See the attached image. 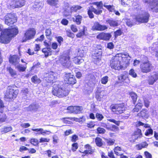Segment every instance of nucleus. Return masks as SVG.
<instances>
[{
  "label": "nucleus",
  "instance_id": "a18cd8bd",
  "mask_svg": "<svg viewBox=\"0 0 158 158\" xmlns=\"http://www.w3.org/2000/svg\"><path fill=\"white\" fill-rule=\"evenodd\" d=\"M67 36L70 38L73 39L75 36L74 33L72 32L70 30H68L66 31Z\"/></svg>",
  "mask_w": 158,
  "mask_h": 158
},
{
  "label": "nucleus",
  "instance_id": "473e14b6",
  "mask_svg": "<svg viewBox=\"0 0 158 158\" xmlns=\"http://www.w3.org/2000/svg\"><path fill=\"white\" fill-rule=\"evenodd\" d=\"M129 94L131 98L133 104H135L136 102L137 98V94L135 92H129Z\"/></svg>",
  "mask_w": 158,
  "mask_h": 158
},
{
  "label": "nucleus",
  "instance_id": "39448f33",
  "mask_svg": "<svg viewBox=\"0 0 158 158\" xmlns=\"http://www.w3.org/2000/svg\"><path fill=\"white\" fill-rule=\"evenodd\" d=\"M36 33V29L34 28L31 27L27 29L21 38V42L22 43L34 39Z\"/></svg>",
  "mask_w": 158,
  "mask_h": 158
},
{
  "label": "nucleus",
  "instance_id": "3c124183",
  "mask_svg": "<svg viewBox=\"0 0 158 158\" xmlns=\"http://www.w3.org/2000/svg\"><path fill=\"white\" fill-rule=\"evenodd\" d=\"M95 126V122L90 121L87 123V127L88 128L91 129L94 127Z\"/></svg>",
  "mask_w": 158,
  "mask_h": 158
},
{
  "label": "nucleus",
  "instance_id": "6e6552de",
  "mask_svg": "<svg viewBox=\"0 0 158 158\" xmlns=\"http://www.w3.org/2000/svg\"><path fill=\"white\" fill-rule=\"evenodd\" d=\"M5 24L9 26L13 25L17 21V18L15 14L12 13H8L4 17Z\"/></svg>",
  "mask_w": 158,
  "mask_h": 158
},
{
  "label": "nucleus",
  "instance_id": "4468645a",
  "mask_svg": "<svg viewBox=\"0 0 158 158\" xmlns=\"http://www.w3.org/2000/svg\"><path fill=\"white\" fill-rule=\"evenodd\" d=\"M111 37L112 35L110 33L101 32L97 35L96 38L99 40L107 41L110 40Z\"/></svg>",
  "mask_w": 158,
  "mask_h": 158
},
{
  "label": "nucleus",
  "instance_id": "58836bf2",
  "mask_svg": "<svg viewBox=\"0 0 158 158\" xmlns=\"http://www.w3.org/2000/svg\"><path fill=\"white\" fill-rule=\"evenodd\" d=\"M95 142L96 145L99 147H101L103 144L102 139L99 137H97L95 140Z\"/></svg>",
  "mask_w": 158,
  "mask_h": 158
},
{
  "label": "nucleus",
  "instance_id": "a878e982",
  "mask_svg": "<svg viewBox=\"0 0 158 158\" xmlns=\"http://www.w3.org/2000/svg\"><path fill=\"white\" fill-rule=\"evenodd\" d=\"M83 19L82 16L79 15H75L74 17L72 18L73 22L75 23L76 24L79 25L81 23V21Z\"/></svg>",
  "mask_w": 158,
  "mask_h": 158
},
{
  "label": "nucleus",
  "instance_id": "f257e3e1",
  "mask_svg": "<svg viewBox=\"0 0 158 158\" xmlns=\"http://www.w3.org/2000/svg\"><path fill=\"white\" fill-rule=\"evenodd\" d=\"M19 33V29L17 26L4 29L0 33V43L4 44L9 43Z\"/></svg>",
  "mask_w": 158,
  "mask_h": 158
},
{
  "label": "nucleus",
  "instance_id": "4c0bfd02",
  "mask_svg": "<svg viewBox=\"0 0 158 158\" xmlns=\"http://www.w3.org/2000/svg\"><path fill=\"white\" fill-rule=\"evenodd\" d=\"M82 7L79 5H73L70 8L71 12H77L78 10H80Z\"/></svg>",
  "mask_w": 158,
  "mask_h": 158
},
{
  "label": "nucleus",
  "instance_id": "4d7b16f0",
  "mask_svg": "<svg viewBox=\"0 0 158 158\" xmlns=\"http://www.w3.org/2000/svg\"><path fill=\"white\" fill-rule=\"evenodd\" d=\"M70 29L74 33L77 32L78 31L77 27L75 24L71 25L70 26Z\"/></svg>",
  "mask_w": 158,
  "mask_h": 158
},
{
  "label": "nucleus",
  "instance_id": "ddd939ff",
  "mask_svg": "<svg viewBox=\"0 0 158 158\" xmlns=\"http://www.w3.org/2000/svg\"><path fill=\"white\" fill-rule=\"evenodd\" d=\"M45 78L47 82L52 84L56 82L57 77L55 73L50 71L48 73L47 76Z\"/></svg>",
  "mask_w": 158,
  "mask_h": 158
},
{
  "label": "nucleus",
  "instance_id": "7ed1b4c3",
  "mask_svg": "<svg viewBox=\"0 0 158 158\" xmlns=\"http://www.w3.org/2000/svg\"><path fill=\"white\" fill-rule=\"evenodd\" d=\"M17 86L15 85L8 86L5 92L4 93V100L8 101H12L17 97L19 90L16 89Z\"/></svg>",
  "mask_w": 158,
  "mask_h": 158
},
{
  "label": "nucleus",
  "instance_id": "72a5a7b5",
  "mask_svg": "<svg viewBox=\"0 0 158 158\" xmlns=\"http://www.w3.org/2000/svg\"><path fill=\"white\" fill-rule=\"evenodd\" d=\"M107 22L111 27H116L118 25V24L117 21L109 19L106 20Z\"/></svg>",
  "mask_w": 158,
  "mask_h": 158
},
{
  "label": "nucleus",
  "instance_id": "20e7f679",
  "mask_svg": "<svg viewBox=\"0 0 158 158\" xmlns=\"http://www.w3.org/2000/svg\"><path fill=\"white\" fill-rule=\"evenodd\" d=\"M153 66L147 57L143 56L141 60L139 68L141 72L143 73H148L151 72Z\"/></svg>",
  "mask_w": 158,
  "mask_h": 158
},
{
  "label": "nucleus",
  "instance_id": "864d4df0",
  "mask_svg": "<svg viewBox=\"0 0 158 158\" xmlns=\"http://www.w3.org/2000/svg\"><path fill=\"white\" fill-rule=\"evenodd\" d=\"M137 139V138L133 134L129 138V141L131 143L135 142L136 140Z\"/></svg>",
  "mask_w": 158,
  "mask_h": 158
},
{
  "label": "nucleus",
  "instance_id": "09e8293b",
  "mask_svg": "<svg viewBox=\"0 0 158 158\" xmlns=\"http://www.w3.org/2000/svg\"><path fill=\"white\" fill-rule=\"evenodd\" d=\"M70 117L63 118H61V120L64 123L71 124L72 123V122L67 120L70 119Z\"/></svg>",
  "mask_w": 158,
  "mask_h": 158
},
{
  "label": "nucleus",
  "instance_id": "f3484780",
  "mask_svg": "<svg viewBox=\"0 0 158 158\" xmlns=\"http://www.w3.org/2000/svg\"><path fill=\"white\" fill-rule=\"evenodd\" d=\"M150 15L147 12H145L142 15V17L136 16L135 18L138 21L141 23H147L149 19Z\"/></svg>",
  "mask_w": 158,
  "mask_h": 158
},
{
  "label": "nucleus",
  "instance_id": "8fccbe9b",
  "mask_svg": "<svg viewBox=\"0 0 158 158\" xmlns=\"http://www.w3.org/2000/svg\"><path fill=\"white\" fill-rule=\"evenodd\" d=\"M122 33V31L121 29H119L117 30L114 32V38H116L118 36L121 35Z\"/></svg>",
  "mask_w": 158,
  "mask_h": 158
},
{
  "label": "nucleus",
  "instance_id": "bb28decb",
  "mask_svg": "<svg viewBox=\"0 0 158 158\" xmlns=\"http://www.w3.org/2000/svg\"><path fill=\"white\" fill-rule=\"evenodd\" d=\"M6 71L8 72L10 76L15 78L18 76L17 72L11 66H8L6 68Z\"/></svg>",
  "mask_w": 158,
  "mask_h": 158
},
{
  "label": "nucleus",
  "instance_id": "c03bdc74",
  "mask_svg": "<svg viewBox=\"0 0 158 158\" xmlns=\"http://www.w3.org/2000/svg\"><path fill=\"white\" fill-rule=\"evenodd\" d=\"M30 142L32 145L35 146H38L39 144L38 140L35 138L31 139Z\"/></svg>",
  "mask_w": 158,
  "mask_h": 158
},
{
  "label": "nucleus",
  "instance_id": "423d86ee",
  "mask_svg": "<svg viewBox=\"0 0 158 158\" xmlns=\"http://www.w3.org/2000/svg\"><path fill=\"white\" fill-rule=\"evenodd\" d=\"M118 55H115L110 61V66L112 69L119 71L123 70L124 69L123 66L121 64V61L119 60L118 58L120 56H119Z\"/></svg>",
  "mask_w": 158,
  "mask_h": 158
},
{
  "label": "nucleus",
  "instance_id": "bf43d9fd",
  "mask_svg": "<svg viewBox=\"0 0 158 158\" xmlns=\"http://www.w3.org/2000/svg\"><path fill=\"white\" fill-rule=\"evenodd\" d=\"M57 41L58 42V44L59 46H60L62 43L63 41V38L61 36H59L56 37Z\"/></svg>",
  "mask_w": 158,
  "mask_h": 158
},
{
  "label": "nucleus",
  "instance_id": "1a4fd4ad",
  "mask_svg": "<svg viewBox=\"0 0 158 158\" xmlns=\"http://www.w3.org/2000/svg\"><path fill=\"white\" fill-rule=\"evenodd\" d=\"M59 60L63 66L66 67L70 66L71 64V62L69 52H66L60 55Z\"/></svg>",
  "mask_w": 158,
  "mask_h": 158
},
{
  "label": "nucleus",
  "instance_id": "ea45409f",
  "mask_svg": "<svg viewBox=\"0 0 158 158\" xmlns=\"http://www.w3.org/2000/svg\"><path fill=\"white\" fill-rule=\"evenodd\" d=\"M103 6L107 9L109 12H112L113 11H115L114 6L113 5H107L104 4Z\"/></svg>",
  "mask_w": 158,
  "mask_h": 158
},
{
  "label": "nucleus",
  "instance_id": "de8ad7c7",
  "mask_svg": "<svg viewBox=\"0 0 158 158\" xmlns=\"http://www.w3.org/2000/svg\"><path fill=\"white\" fill-rule=\"evenodd\" d=\"M52 34V30L51 29H46L45 30V35L49 39Z\"/></svg>",
  "mask_w": 158,
  "mask_h": 158
},
{
  "label": "nucleus",
  "instance_id": "4be33fe9",
  "mask_svg": "<svg viewBox=\"0 0 158 158\" xmlns=\"http://www.w3.org/2000/svg\"><path fill=\"white\" fill-rule=\"evenodd\" d=\"M12 5L15 8L21 7L25 4V0H12Z\"/></svg>",
  "mask_w": 158,
  "mask_h": 158
},
{
  "label": "nucleus",
  "instance_id": "dca6fc26",
  "mask_svg": "<svg viewBox=\"0 0 158 158\" xmlns=\"http://www.w3.org/2000/svg\"><path fill=\"white\" fill-rule=\"evenodd\" d=\"M108 27L105 25H101L98 22H95L92 27V30L93 31H102L106 30Z\"/></svg>",
  "mask_w": 158,
  "mask_h": 158
},
{
  "label": "nucleus",
  "instance_id": "412c9836",
  "mask_svg": "<svg viewBox=\"0 0 158 158\" xmlns=\"http://www.w3.org/2000/svg\"><path fill=\"white\" fill-rule=\"evenodd\" d=\"M150 9L154 13H158V0H152L149 2Z\"/></svg>",
  "mask_w": 158,
  "mask_h": 158
},
{
  "label": "nucleus",
  "instance_id": "f704fd0d",
  "mask_svg": "<svg viewBox=\"0 0 158 158\" xmlns=\"http://www.w3.org/2000/svg\"><path fill=\"white\" fill-rule=\"evenodd\" d=\"M148 145L146 141L142 142L141 143L136 144V147L138 150H140L142 148H146Z\"/></svg>",
  "mask_w": 158,
  "mask_h": 158
},
{
  "label": "nucleus",
  "instance_id": "c756f323",
  "mask_svg": "<svg viewBox=\"0 0 158 158\" xmlns=\"http://www.w3.org/2000/svg\"><path fill=\"white\" fill-rule=\"evenodd\" d=\"M113 150L114 154L117 156H121L123 154V153H122V148L118 146L114 147Z\"/></svg>",
  "mask_w": 158,
  "mask_h": 158
},
{
  "label": "nucleus",
  "instance_id": "f8f14e48",
  "mask_svg": "<svg viewBox=\"0 0 158 158\" xmlns=\"http://www.w3.org/2000/svg\"><path fill=\"white\" fill-rule=\"evenodd\" d=\"M64 80L66 83L71 85L75 84L77 82V80L75 76L71 73L65 74Z\"/></svg>",
  "mask_w": 158,
  "mask_h": 158
},
{
  "label": "nucleus",
  "instance_id": "e2e57ef3",
  "mask_svg": "<svg viewBox=\"0 0 158 158\" xmlns=\"http://www.w3.org/2000/svg\"><path fill=\"white\" fill-rule=\"evenodd\" d=\"M129 74L133 77H137V74L133 69H131L130 70Z\"/></svg>",
  "mask_w": 158,
  "mask_h": 158
},
{
  "label": "nucleus",
  "instance_id": "c85d7f7f",
  "mask_svg": "<svg viewBox=\"0 0 158 158\" xmlns=\"http://www.w3.org/2000/svg\"><path fill=\"white\" fill-rule=\"evenodd\" d=\"M87 31L86 27L85 26H84L82 30L76 34V37L77 38H81L84 36H85V31Z\"/></svg>",
  "mask_w": 158,
  "mask_h": 158
},
{
  "label": "nucleus",
  "instance_id": "5701e85b",
  "mask_svg": "<svg viewBox=\"0 0 158 158\" xmlns=\"http://www.w3.org/2000/svg\"><path fill=\"white\" fill-rule=\"evenodd\" d=\"M158 80V74L156 73L149 76L147 82L149 85H153Z\"/></svg>",
  "mask_w": 158,
  "mask_h": 158
},
{
  "label": "nucleus",
  "instance_id": "37998d69",
  "mask_svg": "<svg viewBox=\"0 0 158 158\" xmlns=\"http://www.w3.org/2000/svg\"><path fill=\"white\" fill-rule=\"evenodd\" d=\"M6 108L3 101L0 98V113H2Z\"/></svg>",
  "mask_w": 158,
  "mask_h": 158
},
{
  "label": "nucleus",
  "instance_id": "f03ea898",
  "mask_svg": "<svg viewBox=\"0 0 158 158\" xmlns=\"http://www.w3.org/2000/svg\"><path fill=\"white\" fill-rule=\"evenodd\" d=\"M52 93L54 96L59 98H63L68 95L69 91L59 83H56L53 86Z\"/></svg>",
  "mask_w": 158,
  "mask_h": 158
},
{
  "label": "nucleus",
  "instance_id": "052dcab7",
  "mask_svg": "<svg viewBox=\"0 0 158 158\" xmlns=\"http://www.w3.org/2000/svg\"><path fill=\"white\" fill-rule=\"evenodd\" d=\"M107 120L110 122L113 123H115L116 125L119 126L120 123V121H116L114 119H107Z\"/></svg>",
  "mask_w": 158,
  "mask_h": 158
},
{
  "label": "nucleus",
  "instance_id": "49530a36",
  "mask_svg": "<svg viewBox=\"0 0 158 158\" xmlns=\"http://www.w3.org/2000/svg\"><path fill=\"white\" fill-rule=\"evenodd\" d=\"M92 4L95 5L98 8L102 9L103 8V3L102 1L99 2H95L92 3Z\"/></svg>",
  "mask_w": 158,
  "mask_h": 158
},
{
  "label": "nucleus",
  "instance_id": "680f3d73",
  "mask_svg": "<svg viewBox=\"0 0 158 158\" xmlns=\"http://www.w3.org/2000/svg\"><path fill=\"white\" fill-rule=\"evenodd\" d=\"M81 60L78 58V56H75L74 57L73 61V62L77 64H79L81 63Z\"/></svg>",
  "mask_w": 158,
  "mask_h": 158
},
{
  "label": "nucleus",
  "instance_id": "13d9d810",
  "mask_svg": "<svg viewBox=\"0 0 158 158\" xmlns=\"http://www.w3.org/2000/svg\"><path fill=\"white\" fill-rule=\"evenodd\" d=\"M153 134V131L151 128H149L147 129L145 133V135L146 136H148L149 135H152Z\"/></svg>",
  "mask_w": 158,
  "mask_h": 158
},
{
  "label": "nucleus",
  "instance_id": "a19ab883",
  "mask_svg": "<svg viewBox=\"0 0 158 158\" xmlns=\"http://www.w3.org/2000/svg\"><path fill=\"white\" fill-rule=\"evenodd\" d=\"M83 110L82 106H74V113L77 114L81 113Z\"/></svg>",
  "mask_w": 158,
  "mask_h": 158
},
{
  "label": "nucleus",
  "instance_id": "774afa93",
  "mask_svg": "<svg viewBox=\"0 0 158 158\" xmlns=\"http://www.w3.org/2000/svg\"><path fill=\"white\" fill-rule=\"evenodd\" d=\"M58 46V44L56 42H53L51 44L52 48L53 50H56Z\"/></svg>",
  "mask_w": 158,
  "mask_h": 158
},
{
  "label": "nucleus",
  "instance_id": "c9c22d12",
  "mask_svg": "<svg viewBox=\"0 0 158 158\" xmlns=\"http://www.w3.org/2000/svg\"><path fill=\"white\" fill-rule=\"evenodd\" d=\"M48 4L52 6H56L59 3V0H47Z\"/></svg>",
  "mask_w": 158,
  "mask_h": 158
},
{
  "label": "nucleus",
  "instance_id": "6e6d98bb",
  "mask_svg": "<svg viewBox=\"0 0 158 158\" xmlns=\"http://www.w3.org/2000/svg\"><path fill=\"white\" fill-rule=\"evenodd\" d=\"M78 144L77 143H75L72 144L71 150L73 152H75L78 148Z\"/></svg>",
  "mask_w": 158,
  "mask_h": 158
},
{
  "label": "nucleus",
  "instance_id": "69168bd1",
  "mask_svg": "<svg viewBox=\"0 0 158 158\" xmlns=\"http://www.w3.org/2000/svg\"><path fill=\"white\" fill-rule=\"evenodd\" d=\"M44 35L43 34L41 35L39 38H38L36 39L35 40V41L37 42H42L44 40Z\"/></svg>",
  "mask_w": 158,
  "mask_h": 158
},
{
  "label": "nucleus",
  "instance_id": "0eeeda50",
  "mask_svg": "<svg viewBox=\"0 0 158 158\" xmlns=\"http://www.w3.org/2000/svg\"><path fill=\"white\" fill-rule=\"evenodd\" d=\"M110 109L114 114H119L125 110V106L124 103L112 104L110 106Z\"/></svg>",
  "mask_w": 158,
  "mask_h": 158
},
{
  "label": "nucleus",
  "instance_id": "338daca9",
  "mask_svg": "<svg viewBox=\"0 0 158 158\" xmlns=\"http://www.w3.org/2000/svg\"><path fill=\"white\" fill-rule=\"evenodd\" d=\"M7 117L6 114H3L2 116H0V122L3 123L6 121V120Z\"/></svg>",
  "mask_w": 158,
  "mask_h": 158
},
{
  "label": "nucleus",
  "instance_id": "9b49d317",
  "mask_svg": "<svg viewBox=\"0 0 158 158\" xmlns=\"http://www.w3.org/2000/svg\"><path fill=\"white\" fill-rule=\"evenodd\" d=\"M87 12L89 18L91 19L94 17L93 12L96 15H99L102 13V10L100 9L97 10L94 8L93 6H91L88 7Z\"/></svg>",
  "mask_w": 158,
  "mask_h": 158
},
{
  "label": "nucleus",
  "instance_id": "79ce46f5",
  "mask_svg": "<svg viewBox=\"0 0 158 158\" xmlns=\"http://www.w3.org/2000/svg\"><path fill=\"white\" fill-rule=\"evenodd\" d=\"M106 132V130L104 128L101 127H98L96 129V133L98 134H104Z\"/></svg>",
  "mask_w": 158,
  "mask_h": 158
},
{
  "label": "nucleus",
  "instance_id": "7c9ffc66",
  "mask_svg": "<svg viewBox=\"0 0 158 158\" xmlns=\"http://www.w3.org/2000/svg\"><path fill=\"white\" fill-rule=\"evenodd\" d=\"M133 134L137 138V139L140 138L143 136V134L141 130L139 128H137L135 130L133 133Z\"/></svg>",
  "mask_w": 158,
  "mask_h": 158
},
{
  "label": "nucleus",
  "instance_id": "603ef678",
  "mask_svg": "<svg viewBox=\"0 0 158 158\" xmlns=\"http://www.w3.org/2000/svg\"><path fill=\"white\" fill-rule=\"evenodd\" d=\"M95 117L97 120L99 121H102L104 118V116L102 114L98 113L96 114Z\"/></svg>",
  "mask_w": 158,
  "mask_h": 158
},
{
  "label": "nucleus",
  "instance_id": "0e129e2a",
  "mask_svg": "<svg viewBox=\"0 0 158 158\" xmlns=\"http://www.w3.org/2000/svg\"><path fill=\"white\" fill-rule=\"evenodd\" d=\"M114 45L112 42H110L107 43V48L110 49H112L114 48Z\"/></svg>",
  "mask_w": 158,
  "mask_h": 158
},
{
  "label": "nucleus",
  "instance_id": "5fc2aeb1",
  "mask_svg": "<svg viewBox=\"0 0 158 158\" xmlns=\"http://www.w3.org/2000/svg\"><path fill=\"white\" fill-rule=\"evenodd\" d=\"M108 81V77L107 76H105L102 77L101 79V82L102 84H106Z\"/></svg>",
  "mask_w": 158,
  "mask_h": 158
},
{
  "label": "nucleus",
  "instance_id": "6ab92c4d",
  "mask_svg": "<svg viewBox=\"0 0 158 158\" xmlns=\"http://www.w3.org/2000/svg\"><path fill=\"white\" fill-rule=\"evenodd\" d=\"M9 62L11 64L16 66L18 65L20 61V58L16 55H10L8 59Z\"/></svg>",
  "mask_w": 158,
  "mask_h": 158
},
{
  "label": "nucleus",
  "instance_id": "b1692460",
  "mask_svg": "<svg viewBox=\"0 0 158 158\" xmlns=\"http://www.w3.org/2000/svg\"><path fill=\"white\" fill-rule=\"evenodd\" d=\"M148 114V110L145 108H143L137 114V115L143 118H148L149 117Z\"/></svg>",
  "mask_w": 158,
  "mask_h": 158
},
{
  "label": "nucleus",
  "instance_id": "9d476101",
  "mask_svg": "<svg viewBox=\"0 0 158 158\" xmlns=\"http://www.w3.org/2000/svg\"><path fill=\"white\" fill-rule=\"evenodd\" d=\"M128 73L127 71L123 72V73L118 77V81L115 82V85H118L119 83H128L129 82V79L128 77Z\"/></svg>",
  "mask_w": 158,
  "mask_h": 158
},
{
  "label": "nucleus",
  "instance_id": "aec40b11",
  "mask_svg": "<svg viewBox=\"0 0 158 158\" xmlns=\"http://www.w3.org/2000/svg\"><path fill=\"white\" fill-rule=\"evenodd\" d=\"M84 148L85 150L83 151L82 150H80V153L84 154V155L88 154H92L94 152V150L92 148V146L89 144H87L84 145Z\"/></svg>",
  "mask_w": 158,
  "mask_h": 158
},
{
  "label": "nucleus",
  "instance_id": "2eb2a0df",
  "mask_svg": "<svg viewBox=\"0 0 158 158\" xmlns=\"http://www.w3.org/2000/svg\"><path fill=\"white\" fill-rule=\"evenodd\" d=\"M118 55L119 56H120L121 58L119 57L118 59L119 61H121V60L124 63L123 64H125L126 65H128L129 64L130 60L128 59V58L130 57L128 53H120L117 54L116 55Z\"/></svg>",
  "mask_w": 158,
  "mask_h": 158
},
{
  "label": "nucleus",
  "instance_id": "e433bc0d",
  "mask_svg": "<svg viewBox=\"0 0 158 158\" xmlns=\"http://www.w3.org/2000/svg\"><path fill=\"white\" fill-rule=\"evenodd\" d=\"M105 140L107 146H110L113 145L115 141L114 139L110 138H105Z\"/></svg>",
  "mask_w": 158,
  "mask_h": 158
},
{
  "label": "nucleus",
  "instance_id": "cd10ccee",
  "mask_svg": "<svg viewBox=\"0 0 158 158\" xmlns=\"http://www.w3.org/2000/svg\"><path fill=\"white\" fill-rule=\"evenodd\" d=\"M32 130L35 131H40V134L43 135H48L51 133V132L50 131L44 130L43 129L41 128H35L32 129Z\"/></svg>",
  "mask_w": 158,
  "mask_h": 158
},
{
  "label": "nucleus",
  "instance_id": "2f4dec72",
  "mask_svg": "<svg viewBox=\"0 0 158 158\" xmlns=\"http://www.w3.org/2000/svg\"><path fill=\"white\" fill-rule=\"evenodd\" d=\"M31 82L34 84H39L41 82L40 79L36 75L32 76L31 79Z\"/></svg>",
  "mask_w": 158,
  "mask_h": 158
},
{
  "label": "nucleus",
  "instance_id": "a211bd4d",
  "mask_svg": "<svg viewBox=\"0 0 158 158\" xmlns=\"http://www.w3.org/2000/svg\"><path fill=\"white\" fill-rule=\"evenodd\" d=\"M95 49L94 52L92 55V58L95 62L99 61L101 60L102 52L101 49Z\"/></svg>",
  "mask_w": 158,
  "mask_h": 158
},
{
  "label": "nucleus",
  "instance_id": "393cba45",
  "mask_svg": "<svg viewBox=\"0 0 158 158\" xmlns=\"http://www.w3.org/2000/svg\"><path fill=\"white\" fill-rule=\"evenodd\" d=\"M42 52L44 54V57H47L52 54V50L50 47H45L42 49Z\"/></svg>",
  "mask_w": 158,
  "mask_h": 158
}]
</instances>
